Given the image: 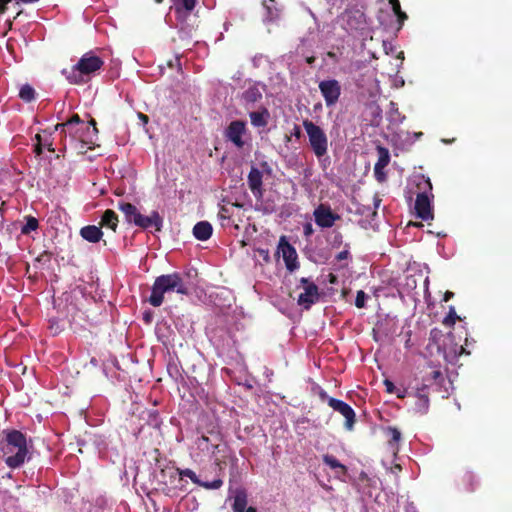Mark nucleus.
I'll return each mask as SVG.
<instances>
[{"instance_id": "nucleus-2", "label": "nucleus", "mask_w": 512, "mask_h": 512, "mask_svg": "<svg viewBox=\"0 0 512 512\" xmlns=\"http://www.w3.org/2000/svg\"><path fill=\"white\" fill-rule=\"evenodd\" d=\"M2 450L8 455L5 462L10 468H18L30 459L26 436L19 430L6 431Z\"/></svg>"}, {"instance_id": "nucleus-28", "label": "nucleus", "mask_w": 512, "mask_h": 512, "mask_svg": "<svg viewBox=\"0 0 512 512\" xmlns=\"http://www.w3.org/2000/svg\"><path fill=\"white\" fill-rule=\"evenodd\" d=\"M459 319H460V317L457 315L455 307L450 306L448 314L443 319V324L447 327H453L455 325L456 321Z\"/></svg>"}, {"instance_id": "nucleus-55", "label": "nucleus", "mask_w": 512, "mask_h": 512, "mask_svg": "<svg viewBox=\"0 0 512 512\" xmlns=\"http://www.w3.org/2000/svg\"><path fill=\"white\" fill-rule=\"evenodd\" d=\"M18 3L21 2V3H33V2H37L38 0H16Z\"/></svg>"}, {"instance_id": "nucleus-33", "label": "nucleus", "mask_w": 512, "mask_h": 512, "mask_svg": "<svg viewBox=\"0 0 512 512\" xmlns=\"http://www.w3.org/2000/svg\"><path fill=\"white\" fill-rule=\"evenodd\" d=\"M366 293L363 290H359L356 295L355 305L357 308H363L365 306Z\"/></svg>"}, {"instance_id": "nucleus-51", "label": "nucleus", "mask_w": 512, "mask_h": 512, "mask_svg": "<svg viewBox=\"0 0 512 512\" xmlns=\"http://www.w3.org/2000/svg\"><path fill=\"white\" fill-rule=\"evenodd\" d=\"M44 146L50 151L54 152V147L52 146V143H45Z\"/></svg>"}, {"instance_id": "nucleus-18", "label": "nucleus", "mask_w": 512, "mask_h": 512, "mask_svg": "<svg viewBox=\"0 0 512 512\" xmlns=\"http://www.w3.org/2000/svg\"><path fill=\"white\" fill-rule=\"evenodd\" d=\"M80 235L85 240L91 243H96L102 238L103 232L100 227H97L95 225H88L81 228Z\"/></svg>"}, {"instance_id": "nucleus-37", "label": "nucleus", "mask_w": 512, "mask_h": 512, "mask_svg": "<svg viewBox=\"0 0 512 512\" xmlns=\"http://www.w3.org/2000/svg\"><path fill=\"white\" fill-rule=\"evenodd\" d=\"M384 385L386 387V391L388 393H394L395 392V385L393 384L392 381L388 380V379H385L384 380Z\"/></svg>"}, {"instance_id": "nucleus-40", "label": "nucleus", "mask_w": 512, "mask_h": 512, "mask_svg": "<svg viewBox=\"0 0 512 512\" xmlns=\"http://www.w3.org/2000/svg\"><path fill=\"white\" fill-rule=\"evenodd\" d=\"M390 4L392 6V10L393 12H400L401 10V5H400V1L399 0H390Z\"/></svg>"}, {"instance_id": "nucleus-27", "label": "nucleus", "mask_w": 512, "mask_h": 512, "mask_svg": "<svg viewBox=\"0 0 512 512\" xmlns=\"http://www.w3.org/2000/svg\"><path fill=\"white\" fill-rule=\"evenodd\" d=\"M38 226L39 223L35 217L27 216L26 223L21 228V233L28 235L30 232L37 230Z\"/></svg>"}, {"instance_id": "nucleus-54", "label": "nucleus", "mask_w": 512, "mask_h": 512, "mask_svg": "<svg viewBox=\"0 0 512 512\" xmlns=\"http://www.w3.org/2000/svg\"><path fill=\"white\" fill-rule=\"evenodd\" d=\"M301 284H303L304 286H307L308 283H311L307 278H301L300 280Z\"/></svg>"}, {"instance_id": "nucleus-50", "label": "nucleus", "mask_w": 512, "mask_h": 512, "mask_svg": "<svg viewBox=\"0 0 512 512\" xmlns=\"http://www.w3.org/2000/svg\"><path fill=\"white\" fill-rule=\"evenodd\" d=\"M294 130V135L299 138L301 136L300 128L298 126H295Z\"/></svg>"}, {"instance_id": "nucleus-62", "label": "nucleus", "mask_w": 512, "mask_h": 512, "mask_svg": "<svg viewBox=\"0 0 512 512\" xmlns=\"http://www.w3.org/2000/svg\"><path fill=\"white\" fill-rule=\"evenodd\" d=\"M125 339L128 340V330L126 331Z\"/></svg>"}, {"instance_id": "nucleus-47", "label": "nucleus", "mask_w": 512, "mask_h": 512, "mask_svg": "<svg viewBox=\"0 0 512 512\" xmlns=\"http://www.w3.org/2000/svg\"><path fill=\"white\" fill-rule=\"evenodd\" d=\"M89 124H90V125L92 126V128H93V133H94V134H97V133H98V129H97V127H96V121H95V119L91 118V119L89 120Z\"/></svg>"}, {"instance_id": "nucleus-25", "label": "nucleus", "mask_w": 512, "mask_h": 512, "mask_svg": "<svg viewBox=\"0 0 512 512\" xmlns=\"http://www.w3.org/2000/svg\"><path fill=\"white\" fill-rule=\"evenodd\" d=\"M276 0H266L264 1V6L267 10V18L269 20H275L279 17V9L276 7Z\"/></svg>"}, {"instance_id": "nucleus-1", "label": "nucleus", "mask_w": 512, "mask_h": 512, "mask_svg": "<svg viewBox=\"0 0 512 512\" xmlns=\"http://www.w3.org/2000/svg\"><path fill=\"white\" fill-rule=\"evenodd\" d=\"M176 292L180 295H188L189 287L179 273L163 274L158 276L152 286L149 303L154 307H159L171 293Z\"/></svg>"}, {"instance_id": "nucleus-11", "label": "nucleus", "mask_w": 512, "mask_h": 512, "mask_svg": "<svg viewBox=\"0 0 512 512\" xmlns=\"http://www.w3.org/2000/svg\"><path fill=\"white\" fill-rule=\"evenodd\" d=\"M319 90L328 107L336 104L341 95V86L336 79L321 81L319 83Z\"/></svg>"}, {"instance_id": "nucleus-23", "label": "nucleus", "mask_w": 512, "mask_h": 512, "mask_svg": "<svg viewBox=\"0 0 512 512\" xmlns=\"http://www.w3.org/2000/svg\"><path fill=\"white\" fill-rule=\"evenodd\" d=\"M101 223L103 226L108 227L113 231H116L118 224V216L113 210L107 209L102 215Z\"/></svg>"}, {"instance_id": "nucleus-7", "label": "nucleus", "mask_w": 512, "mask_h": 512, "mask_svg": "<svg viewBox=\"0 0 512 512\" xmlns=\"http://www.w3.org/2000/svg\"><path fill=\"white\" fill-rule=\"evenodd\" d=\"M131 221L142 229L154 227L157 232L161 231L163 226V218L157 211H153L149 216H144L130 203V222Z\"/></svg>"}, {"instance_id": "nucleus-60", "label": "nucleus", "mask_w": 512, "mask_h": 512, "mask_svg": "<svg viewBox=\"0 0 512 512\" xmlns=\"http://www.w3.org/2000/svg\"><path fill=\"white\" fill-rule=\"evenodd\" d=\"M114 366H115L117 369H120V367H119V365H118V362H117V361H115V362H114Z\"/></svg>"}, {"instance_id": "nucleus-12", "label": "nucleus", "mask_w": 512, "mask_h": 512, "mask_svg": "<svg viewBox=\"0 0 512 512\" xmlns=\"http://www.w3.org/2000/svg\"><path fill=\"white\" fill-rule=\"evenodd\" d=\"M329 406L345 418L344 426L347 430L351 431L356 422V414L353 408L346 402L336 398L329 399Z\"/></svg>"}, {"instance_id": "nucleus-41", "label": "nucleus", "mask_w": 512, "mask_h": 512, "mask_svg": "<svg viewBox=\"0 0 512 512\" xmlns=\"http://www.w3.org/2000/svg\"><path fill=\"white\" fill-rule=\"evenodd\" d=\"M11 2V0H0V14L5 13L7 10V5Z\"/></svg>"}, {"instance_id": "nucleus-30", "label": "nucleus", "mask_w": 512, "mask_h": 512, "mask_svg": "<svg viewBox=\"0 0 512 512\" xmlns=\"http://www.w3.org/2000/svg\"><path fill=\"white\" fill-rule=\"evenodd\" d=\"M49 329L53 335L59 334L64 330V322L58 318H52L49 320Z\"/></svg>"}, {"instance_id": "nucleus-17", "label": "nucleus", "mask_w": 512, "mask_h": 512, "mask_svg": "<svg viewBox=\"0 0 512 512\" xmlns=\"http://www.w3.org/2000/svg\"><path fill=\"white\" fill-rule=\"evenodd\" d=\"M213 232L212 225L208 221H200L193 227V235L197 240H208Z\"/></svg>"}, {"instance_id": "nucleus-39", "label": "nucleus", "mask_w": 512, "mask_h": 512, "mask_svg": "<svg viewBox=\"0 0 512 512\" xmlns=\"http://www.w3.org/2000/svg\"><path fill=\"white\" fill-rule=\"evenodd\" d=\"M118 207L124 212L126 219L128 220V202L120 201L118 203Z\"/></svg>"}, {"instance_id": "nucleus-34", "label": "nucleus", "mask_w": 512, "mask_h": 512, "mask_svg": "<svg viewBox=\"0 0 512 512\" xmlns=\"http://www.w3.org/2000/svg\"><path fill=\"white\" fill-rule=\"evenodd\" d=\"M35 138L37 140V144L34 146V153L36 156H40L43 152L42 138L40 134H36Z\"/></svg>"}, {"instance_id": "nucleus-35", "label": "nucleus", "mask_w": 512, "mask_h": 512, "mask_svg": "<svg viewBox=\"0 0 512 512\" xmlns=\"http://www.w3.org/2000/svg\"><path fill=\"white\" fill-rule=\"evenodd\" d=\"M388 431L392 441L398 442L401 439V433L397 428L389 427Z\"/></svg>"}, {"instance_id": "nucleus-36", "label": "nucleus", "mask_w": 512, "mask_h": 512, "mask_svg": "<svg viewBox=\"0 0 512 512\" xmlns=\"http://www.w3.org/2000/svg\"><path fill=\"white\" fill-rule=\"evenodd\" d=\"M394 14L396 15L397 21L399 23L398 29H401L402 25L404 24V21L408 18L407 14L405 12H403L402 10H400V12H395Z\"/></svg>"}, {"instance_id": "nucleus-22", "label": "nucleus", "mask_w": 512, "mask_h": 512, "mask_svg": "<svg viewBox=\"0 0 512 512\" xmlns=\"http://www.w3.org/2000/svg\"><path fill=\"white\" fill-rule=\"evenodd\" d=\"M242 98L247 104H254L262 99V92L256 85H252L243 92Z\"/></svg>"}, {"instance_id": "nucleus-53", "label": "nucleus", "mask_w": 512, "mask_h": 512, "mask_svg": "<svg viewBox=\"0 0 512 512\" xmlns=\"http://www.w3.org/2000/svg\"><path fill=\"white\" fill-rule=\"evenodd\" d=\"M306 62L310 65H312L315 62V57L311 56L306 59Z\"/></svg>"}, {"instance_id": "nucleus-24", "label": "nucleus", "mask_w": 512, "mask_h": 512, "mask_svg": "<svg viewBox=\"0 0 512 512\" xmlns=\"http://www.w3.org/2000/svg\"><path fill=\"white\" fill-rule=\"evenodd\" d=\"M323 462L332 469H340L342 474L347 473V467L341 464L334 456L326 454L323 456Z\"/></svg>"}, {"instance_id": "nucleus-8", "label": "nucleus", "mask_w": 512, "mask_h": 512, "mask_svg": "<svg viewBox=\"0 0 512 512\" xmlns=\"http://www.w3.org/2000/svg\"><path fill=\"white\" fill-rule=\"evenodd\" d=\"M314 221L320 228H331L341 216L334 213L328 204H319L313 211Z\"/></svg>"}, {"instance_id": "nucleus-19", "label": "nucleus", "mask_w": 512, "mask_h": 512, "mask_svg": "<svg viewBox=\"0 0 512 512\" xmlns=\"http://www.w3.org/2000/svg\"><path fill=\"white\" fill-rule=\"evenodd\" d=\"M67 315L71 316L68 319V322L75 331L78 330V328H84V326L79 323V320L83 318V313L79 311L75 305H67L66 306Z\"/></svg>"}, {"instance_id": "nucleus-26", "label": "nucleus", "mask_w": 512, "mask_h": 512, "mask_svg": "<svg viewBox=\"0 0 512 512\" xmlns=\"http://www.w3.org/2000/svg\"><path fill=\"white\" fill-rule=\"evenodd\" d=\"M19 97L25 102H31L35 98V90L29 84H25L21 87Z\"/></svg>"}, {"instance_id": "nucleus-21", "label": "nucleus", "mask_w": 512, "mask_h": 512, "mask_svg": "<svg viewBox=\"0 0 512 512\" xmlns=\"http://www.w3.org/2000/svg\"><path fill=\"white\" fill-rule=\"evenodd\" d=\"M247 493L244 489H237L232 504L234 512H245L247 510Z\"/></svg>"}, {"instance_id": "nucleus-9", "label": "nucleus", "mask_w": 512, "mask_h": 512, "mask_svg": "<svg viewBox=\"0 0 512 512\" xmlns=\"http://www.w3.org/2000/svg\"><path fill=\"white\" fill-rule=\"evenodd\" d=\"M247 132L246 122L242 120H234L230 122L227 128L224 131V137L227 141L233 143L235 147L238 149H242L245 145L244 140L242 139L243 135Z\"/></svg>"}, {"instance_id": "nucleus-63", "label": "nucleus", "mask_w": 512, "mask_h": 512, "mask_svg": "<svg viewBox=\"0 0 512 512\" xmlns=\"http://www.w3.org/2000/svg\"><path fill=\"white\" fill-rule=\"evenodd\" d=\"M328 55H329L330 57H333V56H334V53L329 52V53H328Z\"/></svg>"}, {"instance_id": "nucleus-13", "label": "nucleus", "mask_w": 512, "mask_h": 512, "mask_svg": "<svg viewBox=\"0 0 512 512\" xmlns=\"http://www.w3.org/2000/svg\"><path fill=\"white\" fill-rule=\"evenodd\" d=\"M376 151L378 159L374 165V176L378 182L382 183L386 181L387 178L384 169L390 162V152L386 147L381 145L376 146Z\"/></svg>"}, {"instance_id": "nucleus-16", "label": "nucleus", "mask_w": 512, "mask_h": 512, "mask_svg": "<svg viewBox=\"0 0 512 512\" xmlns=\"http://www.w3.org/2000/svg\"><path fill=\"white\" fill-rule=\"evenodd\" d=\"M262 179H263L262 172L258 168L252 167L248 174L247 182H248V186H249L251 192L258 199L261 198L263 195Z\"/></svg>"}, {"instance_id": "nucleus-61", "label": "nucleus", "mask_w": 512, "mask_h": 512, "mask_svg": "<svg viewBox=\"0 0 512 512\" xmlns=\"http://www.w3.org/2000/svg\"><path fill=\"white\" fill-rule=\"evenodd\" d=\"M334 281H335V276L331 275V280H330V282H331V283H334Z\"/></svg>"}, {"instance_id": "nucleus-3", "label": "nucleus", "mask_w": 512, "mask_h": 512, "mask_svg": "<svg viewBox=\"0 0 512 512\" xmlns=\"http://www.w3.org/2000/svg\"><path fill=\"white\" fill-rule=\"evenodd\" d=\"M103 60L93 53L84 54L71 69H63L62 74L71 84H85L94 73L101 69Z\"/></svg>"}, {"instance_id": "nucleus-38", "label": "nucleus", "mask_w": 512, "mask_h": 512, "mask_svg": "<svg viewBox=\"0 0 512 512\" xmlns=\"http://www.w3.org/2000/svg\"><path fill=\"white\" fill-rule=\"evenodd\" d=\"M260 256L263 258V260L266 262V263H269L270 262V254H269V251L268 250H265V249H259L258 250Z\"/></svg>"}, {"instance_id": "nucleus-5", "label": "nucleus", "mask_w": 512, "mask_h": 512, "mask_svg": "<svg viewBox=\"0 0 512 512\" xmlns=\"http://www.w3.org/2000/svg\"><path fill=\"white\" fill-rule=\"evenodd\" d=\"M303 127L307 133L311 150L315 156L318 159L325 156L328 151V138L324 130L308 119L303 121Z\"/></svg>"}, {"instance_id": "nucleus-44", "label": "nucleus", "mask_w": 512, "mask_h": 512, "mask_svg": "<svg viewBox=\"0 0 512 512\" xmlns=\"http://www.w3.org/2000/svg\"><path fill=\"white\" fill-rule=\"evenodd\" d=\"M348 255H349L348 251H346V250L345 251H341L340 253L337 254L336 259L338 261H342V260L347 259Z\"/></svg>"}, {"instance_id": "nucleus-32", "label": "nucleus", "mask_w": 512, "mask_h": 512, "mask_svg": "<svg viewBox=\"0 0 512 512\" xmlns=\"http://www.w3.org/2000/svg\"><path fill=\"white\" fill-rule=\"evenodd\" d=\"M81 122L82 121H81L79 115L78 114H73L72 117L66 123L57 124L55 126V130H58V129L64 130L65 126H70V125H73V124H79Z\"/></svg>"}, {"instance_id": "nucleus-43", "label": "nucleus", "mask_w": 512, "mask_h": 512, "mask_svg": "<svg viewBox=\"0 0 512 512\" xmlns=\"http://www.w3.org/2000/svg\"><path fill=\"white\" fill-rule=\"evenodd\" d=\"M312 233H313L312 225L310 223L305 224L304 225V235L310 236V235H312Z\"/></svg>"}, {"instance_id": "nucleus-42", "label": "nucleus", "mask_w": 512, "mask_h": 512, "mask_svg": "<svg viewBox=\"0 0 512 512\" xmlns=\"http://www.w3.org/2000/svg\"><path fill=\"white\" fill-rule=\"evenodd\" d=\"M319 397L322 401H326L328 405H329V399L332 398V397L328 396L327 392L324 390H320Z\"/></svg>"}, {"instance_id": "nucleus-56", "label": "nucleus", "mask_w": 512, "mask_h": 512, "mask_svg": "<svg viewBox=\"0 0 512 512\" xmlns=\"http://www.w3.org/2000/svg\"><path fill=\"white\" fill-rule=\"evenodd\" d=\"M397 397L398 398H404L405 397V391H403V392L398 391L397 392Z\"/></svg>"}, {"instance_id": "nucleus-57", "label": "nucleus", "mask_w": 512, "mask_h": 512, "mask_svg": "<svg viewBox=\"0 0 512 512\" xmlns=\"http://www.w3.org/2000/svg\"><path fill=\"white\" fill-rule=\"evenodd\" d=\"M245 512H257V510L254 507H248L247 510H245Z\"/></svg>"}, {"instance_id": "nucleus-31", "label": "nucleus", "mask_w": 512, "mask_h": 512, "mask_svg": "<svg viewBox=\"0 0 512 512\" xmlns=\"http://www.w3.org/2000/svg\"><path fill=\"white\" fill-rule=\"evenodd\" d=\"M352 18L355 19L356 24L361 25L366 22L365 14L360 10L350 11L348 12V24L352 25Z\"/></svg>"}, {"instance_id": "nucleus-52", "label": "nucleus", "mask_w": 512, "mask_h": 512, "mask_svg": "<svg viewBox=\"0 0 512 512\" xmlns=\"http://www.w3.org/2000/svg\"><path fill=\"white\" fill-rule=\"evenodd\" d=\"M138 116L141 118V120H143L145 123L148 122V116L147 115H144L142 113H138Z\"/></svg>"}, {"instance_id": "nucleus-4", "label": "nucleus", "mask_w": 512, "mask_h": 512, "mask_svg": "<svg viewBox=\"0 0 512 512\" xmlns=\"http://www.w3.org/2000/svg\"><path fill=\"white\" fill-rule=\"evenodd\" d=\"M444 381L443 374L439 369H433L422 377V383L416 387L415 396L418 401L416 403V409L418 412L424 414L429 408V395L428 389L433 384L440 385Z\"/></svg>"}, {"instance_id": "nucleus-59", "label": "nucleus", "mask_w": 512, "mask_h": 512, "mask_svg": "<svg viewBox=\"0 0 512 512\" xmlns=\"http://www.w3.org/2000/svg\"><path fill=\"white\" fill-rule=\"evenodd\" d=\"M465 348L463 346L460 347V353H465Z\"/></svg>"}, {"instance_id": "nucleus-64", "label": "nucleus", "mask_w": 512, "mask_h": 512, "mask_svg": "<svg viewBox=\"0 0 512 512\" xmlns=\"http://www.w3.org/2000/svg\"><path fill=\"white\" fill-rule=\"evenodd\" d=\"M156 3H162L163 0H155Z\"/></svg>"}, {"instance_id": "nucleus-46", "label": "nucleus", "mask_w": 512, "mask_h": 512, "mask_svg": "<svg viewBox=\"0 0 512 512\" xmlns=\"http://www.w3.org/2000/svg\"><path fill=\"white\" fill-rule=\"evenodd\" d=\"M454 297V293L451 291H446L443 296V301L448 302L450 299Z\"/></svg>"}, {"instance_id": "nucleus-29", "label": "nucleus", "mask_w": 512, "mask_h": 512, "mask_svg": "<svg viewBox=\"0 0 512 512\" xmlns=\"http://www.w3.org/2000/svg\"><path fill=\"white\" fill-rule=\"evenodd\" d=\"M175 5L176 9H185L187 12H191L196 5V0H171Z\"/></svg>"}, {"instance_id": "nucleus-49", "label": "nucleus", "mask_w": 512, "mask_h": 512, "mask_svg": "<svg viewBox=\"0 0 512 512\" xmlns=\"http://www.w3.org/2000/svg\"><path fill=\"white\" fill-rule=\"evenodd\" d=\"M50 257H51V253H50V252H48V251H44V252L40 255L39 260H40V259H42V258L50 259Z\"/></svg>"}, {"instance_id": "nucleus-10", "label": "nucleus", "mask_w": 512, "mask_h": 512, "mask_svg": "<svg viewBox=\"0 0 512 512\" xmlns=\"http://www.w3.org/2000/svg\"><path fill=\"white\" fill-rule=\"evenodd\" d=\"M278 253L282 254L288 271L293 272L299 268L296 249L287 241L285 236H281L279 240Z\"/></svg>"}, {"instance_id": "nucleus-45", "label": "nucleus", "mask_w": 512, "mask_h": 512, "mask_svg": "<svg viewBox=\"0 0 512 512\" xmlns=\"http://www.w3.org/2000/svg\"><path fill=\"white\" fill-rule=\"evenodd\" d=\"M228 213H229L228 209L225 208V207H222L220 209L219 216H220V218H229V214Z\"/></svg>"}, {"instance_id": "nucleus-15", "label": "nucleus", "mask_w": 512, "mask_h": 512, "mask_svg": "<svg viewBox=\"0 0 512 512\" xmlns=\"http://www.w3.org/2000/svg\"><path fill=\"white\" fill-rule=\"evenodd\" d=\"M319 299V290L316 284L308 283L304 286V292L298 297V304L309 309Z\"/></svg>"}, {"instance_id": "nucleus-48", "label": "nucleus", "mask_w": 512, "mask_h": 512, "mask_svg": "<svg viewBox=\"0 0 512 512\" xmlns=\"http://www.w3.org/2000/svg\"><path fill=\"white\" fill-rule=\"evenodd\" d=\"M143 319L146 323H150L152 319L151 313H145Z\"/></svg>"}, {"instance_id": "nucleus-14", "label": "nucleus", "mask_w": 512, "mask_h": 512, "mask_svg": "<svg viewBox=\"0 0 512 512\" xmlns=\"http://www.w3.org/2000/svg\"><path fill=\"white\" fill-rule=\"evenodd\" d=\"M178 474L181 477H188L194 484L201 486L207 490L211 489H219L223 485V481L220 478H217L211 482L209 481H202L199 479V477L196 475V473L189 469H177Z\"/></svg>"}, {"instance_id": "nucleus-20", "label": "nucleus", "mask_w": 512, "mask_h": 512, "mask_svg": "<svg viewBox=\"0 0 512 512\" xmlns=\"http://www.w3.org/2000/svg\"><path fill=\"white\" fill-rule=\"evenodd\" d=\"M249 117L254 127H265L268 124L269 112L266 108H262L261 111L250 112Z\"/></svg>"}, {"instance_id": "nucleus-6", "label": "nucleus", "mask_w": 512, "mask_h": 512, "mask_svg": "<svg viewBox=\"0 0 512 512\" xmlns=\"http://www.w3.org/2000/svg\"><path fill=\"white\" fill-rule=\"evenodd\" d=\"M417 186L422 191L417 194L415 200L416 216L423 221H428L429 219H433L431 200L428 195V193H430L431 197H433L431 193L432 183L429 178L422 177V181L418 183Z\"/></svg>"}, {"instance_id": "nucleus-58", "label": "nucleus", "mask_w": 512, "mask_h": 512, "mask_svg": "<svg viewBox=\"0 0 512 512\" xmlns=\"http://www.w3.org/2000/svg\"><path fill=\"white\" fill-rule=\"evenodd\" d=\"M387 45H388V43L386 41H383V47H384L385 51H387ZM386 53L388 54V52H386Z\"/></svg>"}]
</instances>
